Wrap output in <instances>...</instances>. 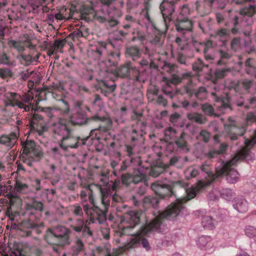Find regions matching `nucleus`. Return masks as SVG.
I'll return each instance as SVG.
<instances>
[{
  "label": "nucleus",
  "mask_w": 256,
  "mask_h": 256,
  "mask_svg": "<svg viewBox=\"0 0 256 256\" xmlns=\"http://www.w3.org/2000/svg\"><path fill=\"white\" fill-rule=\"evenodd\" d=\"M208 186V180H199L196 185L190 188H187L188 186V183L182 180L174 181L171 184H168L165 182L159 180L153 182L151 185V188L161 198L174 195V190L178 188H184L186 196L176 199L175 202L168 205L164 211L158 212L157 216L142 227L141 233L146 235L154 230H158L164 219L176 217L184 208V204L194 198L198 192Z\"/></svg>",
  "instance_id": "obj_1"
},
{
  "label": "nucleus",
  "mask_w": 256,
  "mask_h": 256,
  "mask_svg": "<svg viewBox=\"0 0 256 256\" xmlns=\"http://www.w3.org/2000/svg\"><path fill=\"white\" fill-rule=\"evenodd\" d=\"M88 190L90 191L88 194V200L92 207L84 204V211L90 216V220L92 223L103 224L106 220V214L110 206L108 188H102L100 184H90L88 186Z\"/></svg>",
  "instance_id": "obj_2"
},
{
  "label": "nucleus",
  "mask_w": 256,
  "mask_h": 256,
  "mask_svg": "<svg viewBox=\"0 0 256 256\" xmlns=\"http://www.w3.org/2000/svg\"><path fill=\"white\" fill-rule=\"evenodd\" d=\"M256 143V130L250 139L246 140L245 142L246 146L240 152L236 153L234 156L230 161L225 164L219 170H216V174H213L209 172V184L218 176L222 174H227V180L230 183H234L239 178L238 173L231 169L238 160L246 158L248 154V149Z\"/></svg>",
  "instance_id": "obj_3"
},
{
  "label": "nucleus",
  "mask_w": 256,
  "mask_h": 256,
  "mask_svg": "<svg viewBox=\"0 0 256 256\" xmlns=\"http://www.w3.org/2000/svg\"><path fill=\"white\" fill-rule=\"evenodd\" d=\"M69 229L64 226H58L48 229L44 236V240L49 244L59 245L62 247L70 244Z\"/></svg>",
  "instance_id": "obj_4"
},
{
  "label": "nucleus",
  "mask_w": 256,
  "mask_h": 256,
  "mask_svg": "<svg viewBox=\"0 0 256 256\" xmlns=\"http://www.w3.org/2000/svg\"><path fill=\"white\" fill-rule=\"evenodd\" d=\"M52 98L58 102V103L53 108H44L42 111L47 114L48 116L50 118H54L56 114L62 116H68L70 108L68 104L64 100V96L62 92L57 89L51 90Z\"/></svg>",
  "instance_id": "obj_5"
},
{
  "label": "nucleus",
  "mask_w": 256,
  "mask_h": 256,
  "mask_svg": "<svg viewBox=\"0 0 256 256\" xmlns=\"http://www.w3.org/2000/svg\"><path fill=\"white\" fill-rule=\"evenodd\" d=\"M22 146L23 150L20 160L28 166H32V162H38L43 157L42 148L34 141L26 140Z\"/></svg>",
  "instance_id": "obj_6"
},
{
  "label": "nucleus",
  "mask_w": 256,
  "mask_h": 256,
  "mask_svg": "<svg viewBox=\"0 0 256 256\" xmlns=\"http://www.w3.org/2000/svg\"><path fill=\"white\" fill-rule=\"evenodd\" d=\"M144 215L142 210H130L125 214L121 221L122 228L120 236L124 234L133 235L134 234L130 230L140 223V218Z\"/></svg>",
  "instance_id": "obj_7"
},
{
  "label": "nucleus",
  "mask_w": 256,
  "mask_h": 256,
  "mask_svg": "<svg viewBox=\"0 0 256 256\" xmlns=\"http://www.w3.org/2000/svg\"><path fill=\"white\" fill-rule=\"evenodd\" d=\"M142 114L134 112L132 116L134 121L132 124V140H138L146 134V123L144 120Z\"/></svg>",
  "instance_id": "obj_8"
},
{
  "label": "nucleus",
  "mask_w": 256,
  "mask_h": 256,
  "mask_svg": "<svg viewBox=\"0 0 256 256\" xmlns=\"http://www.w3.org/2000/svg\"><path fill=\"white\" fill-rule=\"evenodd\" d=\"M151 10L149 9L146 11L144 9L142 8L141 14L144 19L146 20L148 23L151 24L156 32L166 34L169 28L170 24L173 22V18H170L169 20H166L167 18L162 16V20L160 22L156 23L154 19L150 16Z\"/></svg>",
  "instance_id": "obj_9"
},
{
  "label": "nucleus",
  "mask_w": 256,
  "mask_h": 256,
  "mask_svg": "<svg viewBox=\"0 0 256 256\" xmlns=\"http://www.w3.org/2000/svg\"><path fill=\"white\" fill-rule=\"evenodd\" d=\"M138 66H134L132 76L138 80V84H142L146 80V71L149 68V61L146 58H142L136 62Z\"/></svg>",
  "instance_id": "obj_10"
},
{
  "label": "nucleus",
  "mask_w": 256,
  "mask_h": 256,
  "mask_svg": "<svg viewBox=\"0 0 256 256\" xmlns=\"http://www.w3.org/2000/svg\"><path fill=\"white\" fill-rule=\"evenodd\" d=\"M180 0H162L160 5V9L162 16L167 18L166 20L173 18L172 14Z\"/></svg>",
  "instance_id": "obj_11"
},
{
  "label": "nucleus",
  "mask_w": 256,
  "mask_h": 256,
  "mask_svg": "<svg viewBox=\"0 0 256 256\" xmlns=\"http://www.w3.org/2000/svg\"><path fill=\"white\" fill-rule=\"evenodd\" d=\"M70 126H82L84 124H92L91 117L88 118L86 112L80 108L72 114L70 116L69 120Z\"/></svg>",
  "instance_id": "obj_12"
},
{
  "label": "nucleus",
  "mask_w": 256,
  "mask_h": 256,
  "mask_svg": "<svg viewBox=\"0 0 256 256\" xmlns=\"http://www.w3.org/2000/svg\"><path fill=\"white\" fill-rule=\"evenodd\" d=\"M182 78H188L187 84L179 88L176 89L175 96L180 94L181 96L186 95L188 97L190 98L194 94V90L193 89L192 80L194 78L193 74L192 72H188L182 74Z\"/></svg>",
  "instance_id": "obj_13"
},
{
  "label": "nucleus",
  "mask_w": 256,
  "mask_h": 256,
  "mask_svg": "<svg viewBox=\"0 0 256 256\" xmlns=\"http://www.w3.org/2000/svg\"><path fill=\"white\" fill-rule=\"evenodd\" d=\"M64 117L60 116L58 118V122L54 124L53 128V132L54 134L62 136V137L66 134H70V132H73L70 122L64 119Z\"/></svg>",
  "instance_id": "obj_14"
},
{
  "label": "nucleus",
  "mask_w": 256,
  "mask_h": 256,
  "mask_svg": "<svg viewBox=\"0 0 256 256\" xmlns=\"http://www.w3.org/2000/svg\"><path fill=\"white\" fill-rule=\"evenodd\" d=\"M72 132H70V134H66L63 136L60 140V146L64 150H67L69 148H76L79 146H82L81 136H72Z\"/></svg>",
  "instance_id": "obj_15"
},
{
  "label": "nucleus",
  "mask_w": 256,
  "mask_h": 256,
  "mask_svg": "<svg viewBox=\"0 0 256 256\" xmlns=\"http://www.w3.org/2000/svg\"><path fill=\"white\" fill-rule=\"evenodd\" d=\"M172 22L176 27V31L182 34L187 32H192L194 22L188 17L180 18L177 16L176 20L173 19Z\"/></svg>",
  "instance_id": "obj_16"
},
{
  "label": "nucleus",
  "mask_w": 256,
  "mask_h": 256,
  "mask_svg": "<svg viewBox=\"0 0 256 256\" xmlns=\"http://www.w3.org/2000/svg\"><path fill=\"white\" fill-rule=\"evenodd\" d=\"M92 124L94 122H97L98 126L97 130L99 133L108 132L112 127V122L108 118L104 116H99L95 114L91 116Z\"/></svg>",
  "instance_id": "obj_17"
},
{
  "label": "nucleus",
  "mask_w": 256,
  "mask_h": 256,
  "mask_svg": "<svg viewBox=\"0 0 256 256\" xmlns=\"http://www.w3.org/2000/svg\"><path fill=\"white\" fill-rule=\"evenodd\" d=\"M229 124L224 126V129L231 140H236L239 136L244 135L246 132L245 126L240 128L236 126L235 122L229 120Z\"/></svg>",
  "instance_id": "obj_18"
},
{
  "label": "nucleus",
  "mask_w": 256,
  "mask_h": 256,
  "mask_svg": "<svg viewBox=\"0 0 256 256\" xmlns=\"http://www.w3.org/2000/svg\"><path fill=\"white\" fill-rule=\"evenodd\" d=\"M98 86L100 93L105 96L113 93L116 88L114 80L112 79L100 80L98 82Z\"/></svg>",
  "instance_id": "obj_19"
},
{
  "label": "nucleus",
  "mask_w": 256,
  "mask_h": 256,
  "mask_svg": "<svg viewBox=\"0 0 256 256\" xmlns=\"http://www.w3.org/2000/svg\"><path fill=\"white\" fill-rule=\"evenodd\" d=\"M142 173L138 170H134L132 174L125 173L121 176L122 182L126 186L132 183L138 184L142 180Z\"/></svg>",
  "instance_id": "obj_20"
},
{
  "label": "nucleus",
  "mask_w": 256,
  "mask_h": 256,
  "mask_svg": "<svg viewBox=\"0 0 256 256\" xmlns=\"http://www.w3.org/2000/svg\"><path fill=\"white\" fill-rule=\"evenodd\" d=\"M4 96L6 99V106H16L20 109H22L24 105L20 100L21 96L20 94L14 92H8Z\"/></svg>",
  "instance_id": "obj_21"
},
{
  "label": "nucleus",
  "mask_w": 256,
  "mask_h": 256,
  "mask_svg": "<svg viewBox=\"0 0 256 256\" xmlns=\"http://www.w3.org/2000/svg\"><path fill=\"white\" fill-rule=\"evenodd\" d=\"M134 70V66L130 62H128L118 68L116 72L117 75L121 78H128L133 80L134 83L138 84V80L132 78V72Z\"/></svg>",
  "instance_id": "obj_22"
},
{
  "label": "nucleus",
  "mask_w": 256,
  "mask_h": 256,
  "mask_svg": "<svg viewBox=\"0 0 256 256\" xmlns=\"http://www.w3.org/2000/svg\"><path fill=\"white\" fill-rule=\"evenodd\" d=\"M18 138V136L14 132H11L8 134H2L0 136V144L12 148L16 142Z\"/></svg>",
  "instance_id": "obj_23"
},
{
  "label": "nucleus",
  "mask_w": 256,
  "mask_h": 256,
  "mask_svg": "<svg viewBox=\"0 0 256 256\" xmlns=\"http://www.w3.org/2000/svg\"><path fill=\"white\" fill-rule=\"evenodd\" d=\"M126 54L133 61L137 62L141 58L142 50L137 46H130L126 48Z\"/></svg>",
  "instance_id": "obj_24"
},
{
  "label": "nucleus",
  "mask_w": 256,
  "mask_h": 256,
  "mask_svg": "<svg viewBox=\"0 0 256 256\" xmlns=\"http://www.w3.org/2000/svg\"><path fill=\"white\" fill-rule=\"evenodd\" d=\"M34 96L32 93L29 92L25 93L22 96H21V102L23 103V108L25 112H29L30 110H32L34 107V102H32Z\"/></svg>",
  "instance_id": "obj_25"
},
{
  "label": "nucleus",
  "mask_w": 256,
  "mask_h": 256,
  "mask_svg": "<svg viewBox=\"0 0 256 256\" xmlns=\"http://www.w3.org/2000/svg\"><path fill=\"white\" fill-rule=\"evenodd\" d=\"M192 43L197 52H200L202 51L204 52L205 58L206 60H208V54H207V52L208 50V40H206L203 43L199 42L192 38Z\"/></svg>",
  "instance_id": "obj_26"
},
{
  "label": "nucleus",
  "mask_w": 256,
  "mask_h": 256,
  "mask_svg": "<svg viewBox=\"0 0 256 256\" xmlns=\"http://www.w3.org/2000/svg\"><path fill=\"white\" fill-rule=\"evenodd\" d=\"M48 127L44 125H39L33 123L30 126V131L32 132L34 134L36 138H38V137L40 138H44V134L48 131Z\"/></svg>",
  "instance_id": "obj_27"
},
{
  "label": "nucleus",
  "mask_w": 256,
  "mask_h": 256,
  "mask_svg": "<svg viewBox=\"0 0 256 256\" xmlns=\"http://www.w3.org/2000/svg\"><path fill=\"white\" fill-rule=\"evenodd\" d=\"M71 250L72 256H76L80 253L84 252V243L80 238H78L74 241L73 244L71 247Z\"/></svg>",
  "instance_id": "obj_28"
},
{
  "label": "nucleus",
  "mask_w": 256,
  "mask_h": 256,
  "mask_svg": "<svg viewBox=\"0 0 256 256\" xmlns=\"http://www.w3.org/2000/svg\"><path fill=\"white\" fill-rule=\"evenodd\" d=\"M68 221L70 222V227L76 232L80 233L82 231L84 226L87 221H85L83 218H76L75 220H72V218H68Z\"/></svg>",
  "instance_id": "obj_29"
},
{
  "label": "nucleus",
  "mask_w": 256,
  "mask_h": 256,
  "mask_svg": "<svg viewBox=\"0 0 256 256\" xmlns=\"http://www.w3.org/2000/svg\"><path fill=\"white\" fill-rule=\"evenodd\" d=\"M230 72V68L216 70L214 73V76L209 74V80H211L214 84H216L218 80L224 78Z\"/></svg>",
  "instance_id": "obj_30"
},
{
  "label": "nucleus",
  "mask_w": 256,
  "mask_h": 256,
  "mask_svg": "<svg viewBox=\"0 0 256 256\" xmlns=\"http://www.w3.org/2000/svg\"><path fill=\"white\" fill-rule=\"evenodd\" d=\"M178 136V132L172 127H168L165 129L164 132V140L167 142L174 140Z\"/></svg>",
  "instance_id": "obj_31"
},
{
  "label": "nucleus",
  "mask_w": 256,
  "mask_h": 256,
  "mask_svg": "<svg viewBox=\"0 0 256 256\" xmlns=\"http://www.w3.org/2000/svg\"><path fill=\"white\" fill-rule=\"evenodd\" d=\"M166 34L159 32H154V36L150 39V42L151 44L160 47L164 44Z\"/></svg>",
  "instance_id": "obj_32"
},
{
  "label": "nucleus",
  "mask_w": 256,
  "mask_h": 256,
  "mask_svg": "<svg viewBox=\"0 0 256 256\" xmlns=\"http://www.w3.org/2000/svg\"><path fill=\"white\" fill-rule=\"evenodd\" d=\"M196 10L201 16L207 15L208 14V0H204L202 2H196Z\"/></svg>",
  "instance_id": "obj_33"
},
{
  "label": "nucleus",
  "mask_w": 256,
  "mask_h": 256,
  "mask_svg": "<svg viewBox=\"0 0 256 256\" xmlns=\"http://www.w3.org/2000/svg\"><path fill=\"white\" fill-rule=\"evenodd\" d=\"M186 134L182 132L174 140L178 147L180 148L187 149L188 142L186 139Z\"/></svg>",
  "instance_id": "obj_34"
},
{
  "label": "nucleus",
  "mask_w": 256,
  "mask_h": 256,
  "mask_svg": "<svg viewBox=\"0 0 256 256\" xmlns=\"http://www.w3.org/2000/svg\"><path fill=\"white\" fill-rule=\"evenodd\" d=\"M239 14L242 16L251 18L256 14V6L250 5L242 8L239 10Z\"/></svg>",
  "instance_id": "obj_35"
},
{
  "label": "nucleus",
  "mask_w": 256,
  "mask_h": 256,
  "mask_svg": "<svg viewBox=\"0 0 256 256\" xmlns=\"http://www.w3.org/2000/svg\"><path fill=\"white\" fill-rule=\"evenodd\" d=\"M26 213L32 214L33 210L42 211L43 210V204L40 202L33 201L30 204H28L26 206Z\"/></svg>",
  "instance_id": "obj_36"
},
{
  "label": "nucleus",
  "mask_w": 256,
  "mask_h": 256,
  "mask_svg": "<svg viewBox=\"0 0 256 256\" xmlns=\"http://www.w3.org/2000/svg\"><path fill=\"white\" fill-rule=\"evenodd\" d=\"M246 71L247 74L254 76L256 78V67L253 58H248L245 62Z\"/></svg>",
  "instance_id": "obj_37"
},
{
  "label": "nucleus",
  "mask_w": 256,
  "mask_h": 256,
  "mask_svg": "<svg viewBox=\"0 0 256 256\" xmlns=\"http://www.w3.org/2000/svg\"><path fill=\"white\" fill-rule=\"evenodd\" d=\"M96 132H98V130H97V128H94L90 130L88 136H82L80 139L81 144H86V142L90 138H91L92 140H99L100 139V136H98Z\"/></svg>",
  "instance_id": "obj_38"
},
{
  "label": "nucleus",
  "mask_w": 256,
  "mask_h": 256,
  "mask_svg": "<svg viewBox=\"0 0 256 256\" xmlns=\"http://www.w3.org/2000/svg\"><path fill=\"white\" fill-rule=\"evenodd\" d=\"M187 117L190 120L198 124H202L206 121L202 115L198 113H190L188 114Z\"/></svg>",
  "instance_id": "obj_39"
},
{
  "label": "nucleus",
  "mask_w": 256,
  "mask_h": 256,
  "mask_svg": "<svg viewBox=\"0 0 256 256\" xmlns=\"http://www.w3.org/2000/svg\"><path fill=\"white\" fill-rule=\"evenodd\" d=\"M52 95L51 90H50L48 88H44L38 92V101L49 100L50 99Z\"/></svg>",
  "instance_id": "obj_40"
},
{
  "label": "nucleus",
  "mask_w": 256,
  "mask_h": 256,
  "mask_svg": "<svg viewBox=\"0 0 256 256\" xmlns=\"http://www.w3.org/2000/svg\"><path fill=\"white\" fill-rule=\"evenodd\" d=\"M194 94L198 99L202 100L207 98V90L205 87H200L197 90H194Z\"/></svg>",
  "instance_id": "obj_41"
},
{
  "label": "nucleus",
  "mask_w": 256,
  "mask_h": 256,
  "mask_svg": "<svg viewBox=\"0 0 256 256\" xmlns=\"http://www.w3.org/2000/svg\"><path fill=\"white\" fill-rule=\"evenodd\" d=\"M132 34L133 36L132 37L131 40L132 42H135L136 41L142 42L146 39V36L144 32L140 30L138 28L134 29Z\"/></svg>",
  "instance_id": "obj_42"
},
{
  "label": "nucleus",
  "mask_w": 256,
  "mask_h": 256,
  "mask_svg": "<svg viewBox=\"0 0 256 256\" xmlns=\"http://www.w3.org/2000/svg\"><path fill=\"white\" fill-rule=\"evenodd\" d=\"M70 211L76 216L82 218L84 214V208L78 204H75L70 206Z\"/></svg>",
  "instance_id": "obj_43"
},
{
  "label": "nucleus",
  "mask_w": 256,
  "mask_h": 256,
  "mask_svg": "<svg viewBox=\"0 0 256 256\" xmlns=\"http://www.w3.org/2000/svg\"><path fill=\"white\" fill-rule=\"evenodd\" d=\"M94 8L90 6H84L80 8V12L83 19L89 18V16L94 12Z\"/></svg>",
  "instance_id": "obj_44"
},
{
  "label": "nucleus",
  "mask_w": 256,
  "mask_h": 256,
  "mask_svg": "<svg viewBox=\"0 0 256 256\" xmlns=\"http://www.w3.org/2000/svg\"><path fill=\"white\" fill-rule=\"evenodd\" d=\"M253 82L252 80L244 79L238 82L237 86L242 88L244 90H248L251 88Z\"/></svg>",
  "instance_id": "obj_45"
},
{
  "label": "nucleus",
  "mask_w": 256,
  "mask_h": 256,
  "mask_svg": "<svg viewBox=\"0 0 256 256\" xmlns=\"http://www.w3.org/2000/svg\"><path fill=\"white\" fill-rule=\"evenodd\" d=\"M8 44L10 46L14 48L20 52H23L24 50V45L20 42L12 40L8 42Z\"/></svg>",
  "instance_id": "obj_46"
},
{
  "label": "nucleus",
  "mask_w": 256,
  "mask_h": 256,
  "mask_svg": "<svg viewBox=\"0 0 256 256\" xmlns=\"http://www.w3.org/2000/svg\"><path fill=\"white\" fill-rule=\"evenodd\" d=\"M208 65L205 64L202 60L200 58H198L192 64V69L194 71L198 72H200L203 68L207 67Z\"/></svg>",
  "instance_id": "obj_47"
},
{
  "label": "nucleus",
  "mask_w": 256,
  "mask_h": 256,
  "mask_svg": "<svg viewBox=\"0 0 256 256\" xmlns=\"http://www.w3.org/2000/svg\"><path fill=\"white\" fill-rule=\"evenodd\" d=\"M219 53L220 55V59L218 61V64H226V62H225L224 60L230 59L231 57V55L228 52L222 50H220Z\"/></svg>",
  "instance_id": "obj_48"
},
{
  "label": "nucleus",
  "mask_w": 256,
  "mask_h": 256,
  "mask_svg": "<svg viewBox=\"0 0 256 256\" xmlns=\"http://www.w3.org/2000/svg\"><path fill=\"white\" fill-rule=\"evenodd\" d=\"M228 145L226 144H221L218 150L209 152V158H214L219 154H224L226 150Z\"/></svg>",
  "instance_id": "obj_49"
},
{
  "label": "nucleus",
  "mask_w": 256,
  "mask_h": 256,
  "mask_svg": "<svg viewBox=\"0 0 256 256\" xmlns=\"http://www.w3.org/2000/svg\"><path fill=\"white\" fill-rule=\"evenodd\" d=\"M163 92L170 98H172L175 97V90L174 88H172L168 84H166L163 86L162 88Z\"/></svg>",
  "instance_id": "obj_50"
},
{
  "label": "nucleus",
  "mask_w": 256,
  "mask_h": 256,
  "mask_svg": "<svg viewBox=\"0 0 256 256\" xmlns=\"http://www.w3.org/2000/svg\"><path fill=\"white\" fill-rule=\"evenodd\" d=\"M12 70L8 68H0V78H11L13 76Z\"/></svg>",
  "instance_id": "obj_51"
},
{
  "label": "nucleus",
  "mask_w": 256,
  "mask_h": 256,
  "mask_svg": "<svg viewBox=\"0 0 256 256\" xmlns=\"http://www.w3.org/2000/svg\"><path fill=\"white\" fill-rule=\"evenodd\" d=\"M164 171V168L162 166H154L152 168L150 175L152 177L156 178Z\"/></svg>",
  "instance_id": "obj_52"
},
{
  "label": "nucleus",
  "mask_w": 256,
  "mask_h": 256,
  "mask_svg": "<svg viewBox=\"0 0 256 256\" xmlns=\"http://www.w3.org/2000/svg\"><path fill=\"white\" fill-rule=\"evenodd\" d=\"M143 202L144 204H148L154 208H156L159 203V200L155 198L146 196L144 199Z\"/></svg>",
  "instance_id": "obj_53"
},
{
  "label": "nucleus",
  "mask_w": 256,
  "mask_h": 256,
  "mask_svg": "<svg viewBox=\"0 0 256 256\" xmlns=\"http://www.w3.org/2000/svg\"><path fill=\"white\" fill-rule=\"evenodd\" d=\"M208 242V237L206 236H201L198 238L197 241V245L200 249L206 250Z\"/></svg>",
  "instance_id": "obj_54"
},
{
  "label": "nucleus",
  "mask_w": 256,
  "mask_h": 256,
  "mask_svg": "<svg viewBox=\"0 0 256 256\" xmlns=\"http://www.w3.org/2000/svg\"><path fill=\"white\" fill-rule=\"evenodd\" d=\"M128 33L129 30H117L115 32V36H116V39L122 41L126 38Z\"/></svg>",
  "instance_id": "obj_55"
},
{
  "label": "nucleus",
  "mask_w": 256,
  "mask_h": 256,
  "mask_svg": "<svg viewBox=\"0 0 256 256\" xmlns=\"http://www.w3.org/2000/svg\"><path fill=\"white\" fill-rule=\"evenodd\" d=\"M4 64L8 66L12 64V62L10 61V57L5 53L0 54V64Z\"/></svg>",
  "instance_id": "obj_56"
},
{
  "label": "nucleus",
  "mask_w": 256,
  "mask_h": 256,
  "mask_svg": "<svg viewBox=\"0 0 256 256\" xmlns=\"http://www.w3.org/2000/svg\"><path fill=\"white\" fill-rule=\"evenodd\" d=\"M28 185L22 182L20 180H17L16 182L15 188L16 190L22 192L28 188Z\"/></svg>",
  "instance_id": "obj_57"
},
{
  "label": "nucleus",
  "mask_w": 256,
  "mask_h": 256,
  "mask_svg": "<svg viewBox=\"0 0 256 256\" xmlns=\"http://www.w3.org/2000/svg\"><path fill=\"white\" fill-rule=\"evenodd\" d=\"M246 122L247 125H250L256 122V115L251 112H248L246 116Z\"/></svg>",
  "instance_id": "obj_58"
},
{
  "label": "nucleus",
  "mask_w": 256,
  "mask_h": 256,
  "mask_svg": "<svg viewBox=\"0 0 256 256\" xmlns=\"http://www.w3.org/2000/svg\"><path fill=\"white\" fill-rule=\"evenodd\" d=\"M60 10L61 12L62 13V14H63L65 18H66V20H69L70 18H72L73 16L68 8V7H66V6H62Z\"/></svg>",
  "instance_id": "obj_59"
},
{
  "label": "nucleus",
  "mask_w": 256,
  "mask_h": 256,
  "mask_svg": "<svg viewBox=\"0 0 256 256\" xmlns=\"http://www.w3.org/2000/svg\"><path fill=\"white\" fill-rule=\"evenodd\" d=\"M190 14V10L188 6L183 5L180 7L179 14L178 16H180V18L188 17Z\"/></svg>",
  "instance_id": "obj_60"
},
{
  "label": "nucleus",
  "mask_w": 256,
  "mask_h": 256,
  "mask_svg": "<svg viewBox=\"0 0 256 256\" xmlns=\"http://www.w3.org/2000/svg\"><path fill=\"white\" fill-rule=\"evenodd\" d=\"M106 44L104 42H98V47L96 48L95 50V52L98 54V55L100 56L102 55L104 50L106 49Z\"/></svg>",
  "instance_id": "obj_61"
},
{
  "label": "nucleus",
  "mask_w": 256,
  "mask_h": 256,
  "mask_svg": "<svg viewBox=\"0 0 256 256\" xmlns=\"http://www.w3.org/2000/svg\"><path fill=\"white\" fill-rule=\"evenodd\" d=\"M246 234L249 237H254L256 236V228L252 226H248L246 228L245 230Z\"/></svg>",
  "instance_id": "obj_62"
},
{
  "label": "nucleus",
  "mask_w": 256,
  "mask_h": 256,
  "mask_svg": "<svg viewBox=\"0 0 256 256\" xmlns=\"http://www.w3.org/2000/svg\"><path fill=\"white\" fill-rule=\"evenodd\" d=\"M82 236L84 238H88L92 234V232L90 230V228L87 226L86 223L84 226L82 230Z\"/></svg>",
  "instance_id": "obj_63"
},
{
  "label": "nucleus",
  "mask_w": 256,
  "mask_h": 256,
  "mask_svg": "<svg viewBox=\"0 0 256 256\" xmlns=\"http://www.w3.org/2000/svg\"><path fill=\"white\" fill-rule=\"evenodd\" d=\"M109 173L110 171L108 170H106V171L102 172L100 174V176L102 177V178L100 180L104 185H106L108 183Z\"/></svg>",
  "instance_id": "obj_64"
}]
</instances>
